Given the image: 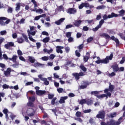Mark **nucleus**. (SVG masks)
I'll list each match as a JSON object with an SVG mask.
<instances>
[{
  "label": "nucleus",
  "instance_id": "nucleus-29",
  "mask_svg": "<svg viewBox=\"0 0 125 125\" xmlns=\"http://www.w3.org/2000/svg\"><path fill=\"white\" fill-rule=\"evenodd\" d=\"M27 106H28V107H31L32 108H34V107H35V104H34V103L32 102H29L27 103Z\"/></svg>",
  "mask_w": 125,
  "mask_h": 125
},
{
  "label": "nucleus",
  "instance_id": "nucleus-58",
  "mask_svg": "<svg viewBox=\"0 0 125 125\" xmlns=\"http://www.w3.org/2000/svg\"><path fill=\"white\" fill-rule=\"evenodd\" d=\"M42 35H43V36H49V34L46 31H42Z\"/></svg>",
  "mask_w": 125,
  "mask_h": 125
},
{
  "label": "nucleus",
  "instance_id": "nucleus-51",
  "mask_svg": "<svg viewBox=\"0 0 125 125\" xmlns=\"http://www.w3.org/2000/svg\"><path fill=\"white\" fill-rule=\"evenodd\" d=\"M1 97H4V93L0 92V102L2 101V99H1Z\"/></svg>",
  "mask_w": 125,
  "mask_h": 125
},
{
  "label": "nucleus",
  "instance_id": "nucleus-30",
  "mask_svg": "<svg viewBox=\"0 0 125 125\" xmlns=\"http://www.w3.org/2000/svg\"><path fill=\"white\" fill-rule=\"evenodd\" d=\"M79 104H81V105H83V104H86V99H82L81 100Z\"/></svg>",
  "mask_w": 125,
  "mask_h": 125
},
{
  "label": "nucleus",
  "instance_id": "nucleus-38",
  "mask_svg": "<svg viewBox=\"0 0 125 125\" xmlns=\"http://www.w3.org/2000/svg\"><path fill=\"white\" fill-rule=\"evenodd\" d=\"M109 116L110 118H115V117H117V113L116 112L112 113L109 115Z\"/></svg>",
  "mask_w": 125,
  "mask_h": 125
},
{
  "label": "nucleus",
  "instance_id": "nucleus-2",
  "mask_svg": "<svg viewBox=\"0 0 125 125\" xmlns=\"http://www.w3.org/2000/svg\"><path fill=\"white\" fill-rule=\"evenodd\" d=\"M10 19H7L5 17H0V25L1 26H5L6 24H9Z\"/></svg>",
  "mask_w": 125,
  "mask_h": 125
},
{
  "label": "nucleus",
  "instance_id": "nucleus-42",
  "mask_svg": "<svg viewBox=\"0 0 125 125\" xmlns=\"http://www.w3.org/2000/svg\"><path fill=\"white\" fill-rule=\"evenodd\" d=\"M101 28L99 25H97L95 28H93L92 30L93 31V32H97V31H98V29H100Z\"/></svg>",
  "mask_w": 125,
  "mask_h": 125
},
{
  "label": "nucleus",
  "instance_id": "nucleus-10",
  "mask_svg": "<svg viewBox=\"0 0 125 125\" xmlns=\"http://www.w3.org/2000/svg\"><path fill=\"white\" fill-rule=\"evenodd\" d=\"M123 119H124L123 116L120 117L118 119V121H117L116 122V121L113 120L114 125H120L121 123L124 122V120H123Z\"/></svg>",
  "mask_w": 125,
  "mask_h": 125
},
{
  "label": "nucleus",
  "instance_id": "nucleus-18",
  "mask_svg": "<svg viewBox=\"0 0 125 125\" xmlns=\"http://www.w3.org/2000/svg\"><path fill=\"white\" fill-rule=\"evenodd\" d=\"M18 57H17V55H14L12 58H9V60L10 61H13V62H16L17 60V58Z\"/></svg>",
  "mask_w": 125,
  "mask_h": 125
},
{
  "label": "nucleus",
  "instance_id": "nucleus-8",
  "mask_svg": "<svg viewBox=\"0 0 125 125\" xmlns=\"http://www.w3.org/2000/svg\"><path fill=\"white\" fill-rule=\"evenodd\" d=\"M66 12L69 14H75L77 12V10L74 8H69L66 10Z\"/></svg>",
  "mask_w": 125,
  "mask_h": 125
},
{
  "label": "nucleus",
  "instance_id": "nucleus-15",
  "mask_svg": "<svg viewBox=\"0 0 125 125\" xmlns=\"http://www.w3.org/2000/svg\"><path fill=\"white\" fill-rule=\"evenodd\" d=\"M36 92L37 95L41 96V95H43V94H45V93H46V91H45V90H39L36 91Z\"/></svg>",
  "mask_w": 125,
  "mask_h": 125
},
{
  "label": "nucleus",
  "instance_id": "nucleus-13",
  "mask_svg": "<svg viewBox=\"0 0 125 125\" xmlns=\"http://www.w3.org/2000/svg\"><path fill=\"white\" fill-rule=\"evenodd\" d=\"M3 73L5 77L9 76V75H10V73H11V68H10V67H8L6 71H4Z\"/></svg>",
  "mask_w": 125,
  "mask_h": 125
},
{
  "label": "nucleus",
  "instance_id": "nucleus-56",
  "mask_svg": "<svg viewBox=\"0 0 125 125\" xmlns=\"http://www.w3.org/2000/svg\"><path fill=\"white\" fill-rule=\"evenodd\" d=\"M36 46H37V49H39L42 46V44H41L40 42H37L36 43Z\"/></svg>",
  "mask_w": 125,
  "mask_h": 125
},
{
  "label": "nucleus",
  "instance_id": "nucleus-19",
  "mask_svg": "<svg viewBox=\"0 0 125 125\" xmlns=\"http://www.w3.org/2000/svg\"><path fill=\"white\" fill-rule=\"evenodd\" d=\"M25 42V40L23 39V37H19L17 38V42L18 43H23Z\"/></svg>",
  "mask_w": 125,
  "mask_h": 125
},
{
  "label": "nucleus",
  "instance_id": "nucleus-21",
  "mask_svg": "<svg viewBox=\"0 0 125 125\" xmlns=\"http://www.w3.org/2000/svg\"><path fill=\"white\" fill-rule=\"evenodd\" d=\"M30 111L32 112H31V113H28V116L29 117H34L35 114H36V112H35V111L34 110V109L31 108V109H30Z\"/></svg>",
  "mask_w": 125,
  "mask_h": 125
},
{
  "label": "nucleus",
  "instance_id": "nucleus-45",
  "mask_svg": "<svg viewBox=\"0 0 125 125\" xmlns=\"http://www.w3.org/2000/svg\"><path fill=\"white\" fill-rule=\"evenodd\" d=\"M48 59H49V58H48L47 56H44L42 58V60L43 61H47Z\"/></svg>",
  "mask_w": 125,
  "mask_h": 125
},
{
  "label": "nucleus",
  "instance_id": "nucleus-47",
  "mask_svg": "<svg viewBox=\"0 0 125 125\" xmlns=\"http://www.w3.org/2000/svg\"><path fill=\"white\" fill-rule=\"evenodd\" d=\"M71 36H72V32H68L66 33V38H70Z\"/></svg>",
  "mask_w": 125,
  "mask_h": 125
},
{
  "label": "nucleus",
  "instance_id": "nucleus-39",
  "mask_svg": "<svg viewBox=\"0 0 125 125\" xmlns=\"http://www.w3.org/2000/svg\"><path fill=\"white\" fill-rule=\"evenodd\" d=\"M103 20L104 21V20H107L108 19H110V18L109 17V15L107 16V15L105 14L103 16Z\"/></svg>",
  "mask_w": 125,
  "mask_h": 125
},
{
  "label": "nucleus",
  "instance_id": "nucleus-1",
  "mask_svg": "<svg viewBox=\"0 0 125 125\" xmlns=\"http://www.w3.org/2000/svg\"><path fill=\"white\" fill-rule=\"evenodd\" d=\"M113 56H114V55H113V53H111L109 56H106V58L103 60H98L96 61V63L97 64H100V63L102 64H108V63L110 62V60L113 59Z\"/></svg>",
  "mask_w": 125,
  "mask_h": 125
},
{
  "label": "nucleus",
  "instance_id": "nucleus-36",
  "mask_svg": "<svg viewBox=\"0 0 125 125\" xmlns=\"http://www.w3.org/2000/svg\"><path fill=\"white\" fill-rule=\"evenodd\" d=\"M77 48L79 49V51L81 52V51H82V49L83 48V44L79 45V46L77 47Z\"/></svg>",
  "mask_w": 125,
  "mask_h": 125
},
{
  "label": "nucleus",
  "instance_id": "nucleus-14",
  "mask_svg": "<svg viewBox=\"0 0 125 125\" xmlns=\"http://www.w3.org/2000/svg\"><path fill=\"white\" fill-rule=\"evenodd\" d=\"M68 99V96L62 97L59 101L60 104H63L65 103V100Z\"/></svg>",
  "mask_w": 125,
  "mask_h": 125
},
{
  "label": "nucleus",
  "instance_id": "nucleus-31",
  "mask_svg": "<svg viewBox=\"0 0 125 125\" xmlns=\"http://www.w3.org/2000/svg\"><path fill=\"white\" fill-rule=\"evenodd\" d=\"M102 36L103 37H105L106 40H109V39H110V37L109 36V35H108L106 33H103Z\"/></svg>",
  "mask_w": 125,
  "mask_h": 125
},
{
  "label": "nucleus",
  "instance_id": "nucleus-53",
  "mask_svg": "<svg viewBox=\"0 0 125 125\" xmlns=\"http://www.w3.org/2000/svg\"><path fill=\"white\" fill-rule=\"evenodd\" d=\"M39 108L42 111V113H43L44 114L45 113V111H44V108H43L42 105H39Z\"/></svg>",
  "mask_w": 125,
  "mask_h": 125
},
{
  "label": "nucleus",
  "instance_id": "nucleus-43",
  "mask_svg": "<svg viewBox=\"0 0 125 125\" xmlns=\"http://www.w3.org/2000/svg\"><path fill=\"white\" fill-rule=\"evenodd\" d=\"M105 21H104V20H101L99 22V24H98V25H99L101 28V27H102V25H103V23Z\"/></svg>",
  "mask_w": 125,
  "mask_h": 125
},
{
  "label": "nucleus",
  "instance_id": "nucleus-55",
  "mask_svg": "<svg viewBox=\"0 0 125 125\" xmlns=\"http://www.w3.org/2000/svg\"><path fill=\"white\" fill-rule=\"evenodd\" d=\"M2 87L4 89H6L9 88V85L6 84H4L2 85Z\"/></svg>",
  "mask_w": 125,
  "mask_h": 125
},
{
  "label": "nucleus",
  "instance_id": "nucleus-23",
  "mask_svg": "<svg viewBox=\"0 0 125 125\" xmlns=\"http://www.w3.org/2000/svg\"><path fill=\"white\" fill-rule=\"evenodd\" d=\"M93 104V101L91 100V99H88L87 100H86V104L87 105H91Z\"/></svg>",
  "mask_w": 125,
  "mask_h": 125
},
{
  "label": "nucleus",
  "instance_id": "nucleus-22",
  "mask_svg": "<svg viewBox=\"0 0 125 125\" xmlns=\"http://www.w3.org/2000/svg\"><path fill=\"white\" fill-rule=\"evenodd\" d=\"M79 68H80V69H81L82 70L83 72H86V71H87V69L86 68V67H85V66L83 65V64H81L80 65V66H79Z\"/></svg>",
  "mask_w": 125,
  "mask_h": 125
},
{
  "label": "nucleus",
  "instance_id": "nucleus-33",
  "mask_svg": "<svg viewBox=\"0 0 125 125\" xmlns=\"http://www.w3.org/2000/svg\"><path fill=\"white\" fill-rule=\"evenodd\" d=\"M89 58H90L89 57V56H83V61H84V62L85 63L87 62V61H88V59H89Z\"/></svg>",
  "mask_w": 125,
  "mask_h": 125
},
{
  "label": "nucleus",
  "instance_id": "nucleus-61",
  "mask_svg": "<svg viewBox=\"0 0 125 125\" xmlns=\"http://www.w3.org/2000/svg\"><path fill=\"white\" fill-rule=\"evenodd\" d=\"M73 24H68L66 26L65 29H70V28H73Z\"/></svg>",
  "mask_w": 125,
  "mask_h": 125
},
{
  "label": "nucleus",
  "instance_id": "nucleus-34",
  "mask_svg": "<svg viewBox=\"0 0 125 125\" xmlns=\"http://www.w3.org/2000/svg\"><path fill=\"white\" fill-rule=\"evenodd\" d=\"M108 90L112 92L113 90H114V85L111 84V83H110V85L109 86Z\"/></svg>",
  "mask_w": 125,
  "mask_h": 125
},
{
  "label": "nucleus",
  "instance_id": "nucleus-17",
  "mask_svg": "<svg viewBox=\"0 0 125 125\" xmlns=\"http://www.w3.org/2000/svg\"><path fill=\"white\" fill-rule=\"evenodd\" d=\"M82 23V21L81 20L75 21V22L73 23V25L75 27H80V25Z\"/></svg>",
  "mask_w": 125,
  "mask_h": 125
},
{
  "label": "nucleus",
  "instance_id": "nucleus-26",
  "mask_svg": "<svg viewBox=\"0 0 125 125\" xmlns=\"http://www.w3.org/2000/svg\"><path fill=\"white\" fill-rule=\"evenodd\" d=\"M29 102H35L36 101V97L35 96H31L29 97Z\"/></svg>",
  "mask_w": 125,
  "mask_h": 125
},
{
  "label": "nucleus",
  "instance_id": "nucleus-4",
  "mask_svg": "<svg viewBox=\"0 0 125 125\" xmlns=\"http://www.w3.org/2000/svg\"><path fill=\"white\" fill-rule=\"evenodd\" d=\"M90 94L91 95H94L95 96H96V97L99 99L104 98V97H107V95L105 94L98 95V94H99V92H98V91H92L91 92Z\"/></svg>",
  "mask_w": 125,
  "mask_h": 125
},
{
  "label": "nucleus",
  "instance_id": "nucleus-62",
  "mask_svg": "<svg viewBox=\"0 0 125 125\" xmlns=\"http://www.w3.org/2000/svg\"><path fill=\"white\" fill-rule=\"evenodd\" d=\"M124 62H125V57H123L122 60L120 62V64H124Z\"/></svg>",
  "mask_w": 125,
  "mask_h": 125
},
{
  "label": "nucleus",
  "instance_id": "nucleus-3",
  "mask_svg": "<svg viewBox=\"0 0 125 125\" xmlns=\"http://www.w3.org/2000/svg\"><path fill=\"white\" fill-rule=\"evenodd\" d=\"M31 2H33L35 9H32L31 11L36 12V13H43V10L42 9H37V7H38V4L37 3V1L36 0H31Z\"/></svg>",
  "mask_w": 125,
  "mask_h": 125
},
{
  "label": "nucleus",
  "instance_id": "nucleus-20",
  "mask_svg": "<svg viewBox=\"0 0 125 125\" xmlns=\"http://www.w3.org/2000/svg\"><path fill=\"white\" fill-rule=\"evenodd\" d=\"M16 8L15 10L16 11H19L20 10V7H21V3L18 2L16 4Z\"/></svg>",
  "mask_w": 125,
  "mask_h": 125
},
{
  "label": "nucleus",
  "instance_id": "nucleus-41",
  "mask_svg": "<svg viewBox=\"0 0 125 125\" xmlns=\"http://www.w3.org/2000/svg\"><path fill=\"white\" fill-rule=\"evenodd\" d=\"M34 66L35 67H41V66H42V64L40 62H36L34 64Z\"/></svg>",
  "mask_w": 125,
  "mask_h": 125
},
{
  "label": "nucleus",
  "instance_id": "nucleus-28",
  "mask_svg": "<svg viewBox=\"0 0 125 125\" xmlns=\"http://www.w3.org/2000/svg\"><path fill=\"white\" fill-rule=\"evenodd\" d=\"M50 40V38H49V37H45L42 40V42L44 43H46L48 42H49Z\"/></svg>",
  "mask_w": 125,
  "mask_h": 125
},
{
  "label": "nucleus",
  "instance_id": "nucleus-24",
  "mask_svg": "<svg viewBox=\"0 0 125 125\" xmlns=\"http://www.w3.org/2000/svg\"><path fill=\"white\" fill-rule=\"evenodd\" d=\"M28 61H29L30 63H35V61H36V60H35V58H34V57L28 56Z\"/></svg>",
  "mask_w": 125,
  "mask_h": 125
},
{
  "label": "nucleus",
  "instance_id": "nucleus-46",
  "mask_svg": "<svg viewBox=\"0 0 125 125\" xmlns=\"http://www.w3.org/2000/svg\"><path fill=\"white\" fill-rule=\"evenodd\" d=\"M23 38H24L25 41L26 42H29V40H28V37L25 34L22 35Z\"/></svg>",
  "mask_w": 125,
  "mask_h": 125
},
{
  "label": "nucleus",
  "instance_id": "nucleus-25",
  "mask_svg": "<svg viewBox=\"0 0 125 125\" xmlns=\"http://www.w3.org/2000/svg\"><path fill=\"white\" fill-rule=\"evenodd\" d=\"M119 15L117 14H115V13L112 12L111 13V15H109V18H113V17H118Z\"/></svg>",
  "mask_w": 125,
  "mask_h": 125
},
{
  "label": "nucleus",
  "instance_id": "nucleus-6",
  "mask_svg": "<svg viewBox=\"0 0 125 125\" xmlns=\"http://www.w3.org/2000/svg\"><path fill=\"white\" fill-rule=\"evenodd\" d=\"M85 74L83 72L78 73H74L72 74V76L75 77V80H78L80 79V77H83Z\"/></svg>",
  "mask_w": 125,
  "mask_h": 125
},
{
  "label": "nucleus",
  "instance_id": "nucleus-57",
  "mask_svg": "<svg viewBox=\"0 0 125 125\" xmlns=\"http://www.w3.org/2000/svg\"><path fill=\"white\" fill-rule=\"evenodd\" d=\"M19 59L20 60H21V61H23V62H26V60L22 56H21L19 57Z\"/></svg>",
  "mask_w": 125,
  "mask_h": 125
},
{
  "label": "nucleus",
  "instance_id": "nucleus-16",
  "mask_svg": "<svg viewBox=\"0 0 125 125\" xmlns=\"http://www.w3.org/2000/svg\"><path fill=\"white\" fill-rule=\"evenodd\" d=\"M64 20H65L64 18H62L60 20H58L57 21H56L55 24H56V25H61L62 23H63V22L64 21Z\"/></svg>",
  "mask_w": 125,
  "mask_h": 125
},
{
  "label": "nucleus",
  "instance_id": "nucleus-7",
  "mask_svg": "<svg viewBox=\"0 0 125 125\" xmlns=\"http://www.w3.org/2000/svg\"><path fill=\"white\" fill-rule=\"evenodd\" d=\"M111 68L113 69V72L115 73H118L120 68L119 67V65L117 64V62H115L112 66Z\"/></svg>",
  "mask_w": 125,
  "mask_h": 125
},
{
  "label": "nucleus",
  "instance_id": "nucleus-60",
  "mask_svg": "<svg viewBox=\"0 0 125 125\" xmlns=\"http://www.w3.org/2000/svg\"><path fill=\"white\" fill-rule=\"evenodd\" d=\"M104 7H105V6L104 5H101V6H98V7H97V9H103L104 8Z\"/></svg>",
  "mask_w": 125,
  "mask_h": 125
},
{
  "label": "nucleus",
  "instance_id": "nucleus-37",
  "mask_svg": "<svg viewBox=\"0 0 125 125\" xmlns=\"http://www.w3.org/2000/svg\"><path fill=\"white\" fill-rule=\"evenodd\" d=\"M44 82V84L45 85H48L49 84V82L47 81L46 78H44V80H42Z\"/></svg>",
  "mask_w": 125,
  "mask_h": 125
},
{
  "label": "nucleus",
  "instance_id": "nucleus-59",
  "mask_svg": "<svg viewBox=\"0 0 125 125\" xmlns=\"http://www.w3.org/2000/svg\"><path fill=\"white\" fill-rule=\"evenodd\" d=\"M75 54H76V56H77V57H81V53H80L79 52V51L76 50Z\"/></svg>",
  "mask_w": 125,
  "mask_h": 125
},
{
  "label": "nucleus",
  "instance_id": "nucleus-63",
  "mask_svg": "<svg viewBox=\"0 0 125 125\" xmlns=\"http://www.w3.org/2000/svg\"><path fill=\"white\" fill-rule=\"evenodd\" d=\"M3 114H8V109H7V108H5L2 111Z\"/></svg>",
  "mask_w": 125,
  "mask_h": 125
},
{
  "label": "nucleus",
  "instance_id": "nucleus-40",
  "mask_svg": "<svg viewBox=\"0 0 125 125\" xmlns=\"http://www.w3.org/2000/svg\"><path fill=\"white\" fill-rule=\"evenodd\" d=\"M76 117H77L78 118H80L81 117H82V112H81L80 111H77L76 113Z\"/></svg>",
  "mask_w": 125,
  "mask_h": 125
},
{
  "label": "nucleus",
  "instance_id": "nucleus-35",
  "mask_svg": "<svg viewBox=\"0 0 125 125\" xmlns=\"http://www.w3.org/2000/svg\"><path fill=\"white\" fill-rule=\"evenodd\" d=\"M57 100V97H54V98L52 99L51 103L52 105H55V101Z\"/></svg>",
  "mask_w": 125,
  "mask_h": 125
},
{
  "label": "nucleus",
  "instance_id": "nucleus-54",
  "mask_svg": "<svg viewBox=\"0 0 125 125\" xmlns=\"http://www.w3.org/2000/svg\"><path fill=\"white\" fill-rule=\"evenodd\" d=\"M54 97V94H49L48 95V99H52Z\"/></svg>",
  "mask_w": 125,
  "mask_h": 125
},
{
  "label": "nucleus",
  "instance_id": "nucleus-48",
  "mask_svg": "<svg viewBox=\"0 0 125 125\" xmlns=\"http://www.w3.org/2000/svg\"><path fill=\"white\" fill-rule=\"evenodd\" d=\"M116 73L115 71H113L112 72V73H109L108 74V77H115V76H116Z\"/></svg>",
  "mask_w": 125,
  "mask_h": 125
},
{
  "label": "nucleus",
  "instance_id": "nucleus-32",
  "mask_svg": "<svg viewBox=\"0 0 125 125\" xmlns=\"http://www.w3.org/2000/svg\"><path fill=\"white\" fill-rule=\"evenodd\" d=\"M57 91L58 92H59V93H62V92H66L65 91V90L63 89V88H59L57 89Z\"/></svg>",
  "mask_w": 125,
  "mask_h": 125
},
{
  "label": "nucleus",
  "instance_id": "nucleus-44",
  "mask_svg": "<svg viewBox=\"0 0 125 125\" xmlns=\"http://www.w3.org/2000/svg\"><path fill=\"white\" fill-rule=\"evenodd\" d=\"M27 33L28 35H31L32 36H35V35H36V32L33 31L31 32L29 30H27Z\"/></svg>",
  "mask_w": 125,
  "mask_h": 125
},
{
  "label": "nucleus",
  "instance_id": "nucleus-27",
  "mask_svg": "<svg viewBox=\"0 0 125 125\" xmlns=\"http://www.w3.org/2000/svg\"><path fill=\"white\" fill-rule=\"evenodd\" d=\"M125 10L124 9L121 10L119 12L118 14V16H124L125 15Z\"/></svg>",
  "mask_w": 125,
  "mask_h": 125
},
{
  "label": "nucleus",
  "instance_id": "nucleus-12",
  "mask_svg": "<svg viewBox=\"0 0 125 125\" xmlns=\"http://www.w3.org/2000/svg\"><path fill=\"white\" fill-rule=\"evenodd\" d=\"M56 52L57 53H61V54H62L63 53V51L62 49H63L64 48V47L62 46H57L56 47Z\"/></svg>",
  "mask_w": 125,
  "mask_h": 125
},
{
  "label": "nucleus",
  "instance_id": "nucleus-64",
  "mask_svg": "<svg viewBox=\"0 0 125 125\" xmlns=\"http://www.w3.org/2000/svg\"><path fill=\"white\" fill-rule=\"evenodd\" d=\"M83 113H84V114H86L87 113H90V112H91V109H86L83 111Z\"/></svg>",
  "mask_w": 125,
  "mask_h": 125
},
{
  "label": "nucleus",
  "instance_id": "nucleus-49",
  "mask_svg": "<svg viewBox=\"0 0 125 125\" xmlns=\"http://www.w3.org/2000/svg\"><path fill=\"white\" fill-rule=\"evenodd\" d=\"M28 39H29L30 41L31 42H36V40L33 38V37H32L31 35H29Z\"/></svg>",
  "mask_w": 125,
  "mask_h": 125
},
{
  "label": "nucleus",
  "instance_id": "nucleus-11",
  "mask_svg": "<svg viewBox=\"0 0 125 125\" xmlns=\"http://www.w3.org/2000/svg\"><path fill=\"white\" fill-rule=\"evenodd\" d=\"M14 46V42H8L7 44L4 45V47L6 48V49H9L10 47Z\"/></svg>",
  "mask_w": 125,
  "mask_h": 125
},
{
  "label": "nucleus",
  "instance_id": "nucleus-50",
  "mask_svg": "<svg viewBox=\"0 0 125 125\" xmlns=\"http://www.w3.org/2000/svg\"><path fill=\"white\" fill-rule=\"evenodd\" d=\"M13 11V9H12V8H11V7H9L7 9L8 13H12Z\"/></svg>",
  "mask_w": 125,
  "mask_h": 125
},
{
  "label": "nucleus",
  "instance_id": "nucleus-9",
  "mask_svg": "<svg viewBox=\"0 0 125 125\" xmlns=\"http://www.w3.org/2000/svg\"><path fill=\"white\" fill-rule=\"evenodd\" d=\"M101 125H114V123L113 120H111L109 121L106 122V123L104 121L102 122Z\"/></svg>",
  "mask_w": 125,
  "mask_h": 125
},
{
  "label": "nucleus",
  "instance_id": "nucleus-5",
  "mask_svg": "<svg viewBox=\"0 0 125 125\" xmlns=\"http://www.w3.org/2000/svg\"><path fill=\"white\" fill-rule=\"evenodd\" d=\"M105 115H106V112L104 110L100 111L96 115V118L101 119L102 120H105Z\"/></svg>",
  "mask_w": 125,
  "mask_h": 125
},
{
  "label": "nucleus",
  "instance_id": "nucleus-52",
  "mask_svg": "<svg viewBox=\"0 0 125 125\" xmlns=\"http://www.w3.org/2000/svg\"><path fill=\"white\" fill-rule=\"evenodd\" d=\"M17 53L18 55H19V56H22V55H23V53L22 52V51L20 49L18 50Z\"/></svg>",
  "mask_w": 125,
  "mask_h": 125
}]
</instances>
